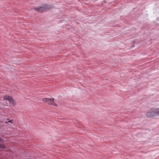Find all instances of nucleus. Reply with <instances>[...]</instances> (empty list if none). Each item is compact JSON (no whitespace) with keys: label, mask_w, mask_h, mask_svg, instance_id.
Listing matches in <instances>:
<instances>
[{"label":"nucleus","mask_w":159,"mask_h":159,"mask_svg":"<svg viewBox=\"0 0 159 159\" xmlns=\"http://www.w3.org/2000/svg\"><path fill=\"white\" fill-rule=\"evenodd\" d=\"M54 98H44L42 101L44 102L47 103L48 104L50 105H53L55 106H57V105L55 104L54 102Z\"/></svg>","instance_id":"nucleus-2"},{"label":"nucleus","mask_w":159,"mask_h":159,"mask_svg":"<svg viewBox=\"0 0 159 159\" xmlns=\"http://www.w3.org/2000/svg\"><path fill=\"white\" fill-rule=\"evenodd\" d=\"M154 108L149 110L146 113V116L148 117L151 118L155 117Z\"/></svg>","instance_id":"nucleus-3"},{"label":"nucleus","mask_w":159,"mask_h":159,"mask_svg":"<svg viewBox=\"0 0 159 159\" xmlns=\"http://www.w3.org/2000/svg\"><path fill=\"white\" fill-rule=\"evenodd\" d=\"M155 116H159V108H154Z\"/></svg>","instance_id":"nucleus-5"},{"label":"nucleus","mask_w":159,"mask_h":159,"mask_svg":"<svg viewBox=\"0 0 159 159\" xmlns=\"http://www.w3.org/2000/svg\"><path fill=\"white\" fill-rule=\"evenodd\" d=\"M52 8L51 6L43 5L42 6L34 8V10L38 12L47 11Z\"/></svg>","instance_id":"nucleus-1"},{"label":"nucleus","mask_w":159,"mask_h":159,"mask_svg":"<svg viewBox=\"0 0 159 159\" xmlns=\"http://www.w3.org/2000/svg\"><path fill=\"white\" fill-rule=\"evenodd\" d=\"M12 121H13V120H10V121H8V122H5V123H8V122H11V123H12V122H12Z\"/></svg>","instance_id":"nucleus-7"},{"label":"nucleus","mask_w":159,"mask_h":159,"mask_svg":"<svg viewBox=\"0 0 159 159\" xmlns=\"http://www.w3.org/2000/svg\"><path fill=\"white\" fill-rule=\"evenodd\" d=\"M3 140L1 138H0V148H5L3 144Z\"/></svg>","instance_id":"nucleus-6"},{"label":"nucleus","mask_w":159,"mask_h":159,"mask_svg":"<svg viewBox=\"0 0 159 159\" xmlns=\"http://www.w3.org/2000/svg\"><path fill=\"white\" fill-rule=\"evenodd\" d=\"M3 99L4 100H8L10 103L14 104L15 102L14 101L12 98L10 96L6 95L4 96Z\"/></svg>","instance_id":"nucleus-4"}]
</instances>
